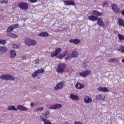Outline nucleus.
I'll use <instances>...</instances> for the list:
<instances>
[{
  "mask_svg": "<svg viewBox=\"0 0 124 124\" xmlns=\"http://www.w3.org/2000/svg\"><path fill=\"white\" fill-rule=\"evenodd\" d=\"M66 67V64L64 63H60L57 65L56 71L58 73H63Z\"/></svg>",
  "mask_w": 124,
  "mask_h": 124,
  "instance_id": "1",
  "label": "nucleus"
},
{
  "mask_svg": "<svg viewBox=\"0 0 124 124\" xmlns=\"http://www.w3.org/2000/svg\"><path fill=\"white\" fill-rule=\"evenodd\" d=\"M1 80H5V81H14L15 78L11 76L10 75H3L0 77Z\"/></svg>",
  "mask_w": 124,
  "mask_h": 124,
  "instance_id": "2",
  "label": "nucleus"
},
{
  "mask_svg": "<svg viewBox=\"0 0 124 124\" xmlns=\"http://www.w3.org/2000/svg\"><path fill=\"white\" fill-rule=\"evenodd\" d=\"M25 43L27 45H29L30 46H34V45H36V41L33 39H31L28 38H26L25 39Z\"/></svg>",
  "mask_w": 124,
  "mask_h": 124,
  "instance_id": "3",
  "label": "nucleus"
},
{
  "mask_svg": "<svg viewBox=\"0 0 124 124\" xmlns=\"http://www.w3.org/2000/svg\"><path fill=\"white\" fill-rule=\"evenodd\" d=\"M19 27V24H14L12 26H10L8 27L6 31L8 33L9 32H11L13 31L14 29H17Z\"/></svg>",
  "mask_w": 124,
  "mask_h": 124,
  "instance_id": "4",
  "label": "nucleus"
},
{
  "mask_svg": "<svg viewBox=\"0 0 124 124\" xmlns=\"http://www.w3.org/2000/svg\"><path fill=\"white\" fill-rule=\"evenodd\" d=\"M111 8L115 13L118 14L121 12V9L118 7V5L116 4H112L111 5Z\"/></svg>",
  "mask_w": 124,
  "mask_h": 124,
  "instance_id": "5",
  "label": "nucleus"
},
{
  "mask_svg": "<svg viewBox=\"0 0 124 124\" xmlns=\"http://www.w3.org/2000/svg\"><path fill=\"white\" fill-rule=\"evenodd\" d=\"M18 6L21 9H24V10H27V9H28V7H29V5L28 4V3L20 2L18 4Z\"/></svg>",
  "mask_w": 124,
  "mask_h": 124,
  "instance_id": "6",
  "label": "nucleus"
},
{
  "mask_svg": "<svg viewBox=\"0 0 124 124\" xmlns=\"http://www.w3.org/2000/svg\"><path fill=\"white\" fill-rule=\"evenodd\" d=\"M90 74H91V71L89 70H86L83 72L79 73V75L82 77H87V76H89Z\"/></svg>",
  "mask_w": 124,
  "mask_h": 124,
  "instance_id": "7",
  "label": "nucleus"
},
{
  "mask_svg": "<svg viewBox=\"0 0 124 124\" xmlns=\"http://www.w3.org/2000/svg\"><path fill=\"white\" fill-rule=\"evenodd\" d=\"M89 21H92V22H96L98 19V17L94 16L91 15L88 17Z\"/></svg>",
  "mask_w": 124,
  "mask_h": 124,
  "instance_id": "8",
  "label": "nucleus"
},
{
  "mask_svg": "<svg viewBox=\"0 0 124 124\" xmlns=\"http://www.w3.org/2000/svg\"><path fill=\"white\" fill-rule=\"evenodd\" d=\"M16 108L17 109V110H19V111H28V110H29V108L22 105H17Z\"/></svg>",
  "mask_w": 124,
  "mask_h": 124,
  "instance_id": "9",
  "label": "nucleus"
},
{
  "mask_svg": "<svg viewBox=\"0 0 124 124\" xmlns=\"http://www.w3.org/2000/svg\"><path fill=\"white\" fill-rule=\"evenodd\" d=\"M84 102L86 104H89L92 103L93 102V99L91 97H89L88 96H86L84 98Z\"/></svg>",
  "mask_w": 124,
  "mask_h": 124,
  "instance_id": "10",
  "label": "nucleus"
},
{
  "mask_svg": "<svg viewBox=\"0 0 124 124\" xmlns=\"http://www.w3.org/2000/svg\"><path fill=\"white\" fill-rule=\"evenodd\" d=\"M63 87V83L59 82L58 83L55 87H54V90L55 91H58V90H61V89H62Z\"/></svg>",
  "mask_w": 124,
  "mask_h": 124,
  "instance_id": "11",
  "label": "nucleus"
},
{
  "mask_svg": "<svg viewBox=\"0 0 124 124\" xmlns=\"http://www.w3.org/2000/svg\"><path fill=\"white\" fill-rule=\"evenodd\" d=\"M95 100H105V95L103 94L97 95Z\"/></svg>",
  "mask_w": 124,
  "mask_h": 124,
  "instance_id": "12",
  "label": "nucleus"
},
{
  "mask_svg": "<svg viewBox=\"0 0 124 124\" xmlns=\"http://www.w3.org/2000/svg\"><path fill=\"white\" fill-rule=\"evenodd\" d=\"M17 56V53H16V51L13 50H11L10 51V59H14L16 58Z\"/></svg>",
  "mask_w": 124,
  "mask_h": 124,
  "instance_id": "13",
  "label": "nucleus"
},
{
  "mask_svg": "<svg viewBox=\"0 0 124 124\" xmlns=\"http://www.w3.org/2000/svg\"><path fill=\"white\" fill-rule=\"evenodd\" d=\"M65 5L68 6L69 5H75V2L72 0H67V1H63Z\"/></svg>",
  "mask_w": 124,
  "mask_h": 124,
  "instance_id": "14",
  "label": "nucleus"
},
{
  "mask_svg": "<svg viewBox=\"0 0 124 124\" xmlns=\"http://www.w3.org/2000/svg\"><path fill=\"white\" fill-rule=\"evenodd\" d=\"M70 43H74V44H79L81 43V40L78 39H70L69 40Z\"/></svg>",
  "mask_w": 124,
  "mask_h": 124,
  "instance_id": "15",
  "label": "nucleus"
},
{
  "mask_svg": "<svg viewBox=\"0 0 124 124\" xmlns=\"http://www.w3.org/2000/svg\"><path fill=\"white\" fill-rule=\"evenodd\" d=\"M7 51L8 49L6 46H0V55H2L3 53H5L6 52H7Z\"/></svg>",
  "mask_w": 124,
  "mask_h": 124,
  "instance_id": "16",
  "label": "nucleus"
},
{
  "mask_svg": "<svg viewBox=\"0 0 124 124\" xmlns=\"http://www.w3.org/2000/svg\"><path fill=\"white\" fill-rule=\"evenodd\" d=\"M61 107H62V104H56L52 105L49 107V108L50 109H57L58 108H61Z\"/></svg>",
  "mask_w": 124,
  "mask_h": 124,
  "instance_id": "17",
  "label": "nucleus"
},
{
  "mask_svg": "<svg viewBox=\"0 0 124 124\" xmlns=\"http://www.w3.org/2000/svg\"><path fill=\"white\" fill-rule=\"evenodd\" d=\"M97 25L100 27H104V22H103V20L101 17L98 18L97 19Z\"/></svg>",
  "mask_w": 124,
  "mask_h": 124,
  "instance_id": "18",
  "label": "nucleus"
},
{
  "mask_svg": "<svg viewBox=\"0 0 124 124\" xmlns=\"http://www.w3.org/2000/svg\"><path fill=\"white\" fill-rule=\"evenodd\" d=\"M70 98H71L72 100H76L78 101L79 100V96L77 95H74L73 94H71L70 95Z\"/></svg>",
  "mask_w": 124,
  "mask_h": 124,
  "instance_id": "19",
  "label": "nucleus"
},
{
  "mask_svg": "<svg viewBox=\"0 0 124 124\" xmlns=\"http://www.w3.org/2000/svg\"><path fill=\"white\" fill-rule=\"evenodd\" d=\"M92 14L93 15H96V16H101L102 13L101 12H98L97 10H93L91 11Z\"/></svg>",
  "mask_w": 124,
  "mask_h": 124,
  "instance_id": "20",
  "label": "nucleus"
},
{
  "mask_svg": "<svg viewBox=\"0 0 124 124\" xmlns=\"http://www.w3.org/2000/svg\"><path fill=\"white\" fill-rule=\"evenodd\" d=\"M7 109L9 110V111H17V108L15 107V106L14 105L8 106Z\"/></svg>",
  "mask_w": 124,
  "mask_h": 124,
  "instance_id": "21",
  "label": "nucleus"
},
{
  "mask_svg": "<svg viewBox=\"0 0 124 124\" xmlns=\"http://www.w3.org/2000/svg\"><path fill=\"white\" fill-rule=\"evenodd\" d=\"M84 85L78 82L75 85V87L76 89L78 90H81V89H83L84 88Z\"/></svg>",
  "mask_w": 124,
  "mask_h": 124,
  "instance_id": "22",
  "label": "nucleus"
},
{
  "mask_svg": "<svg viewBox=\"0 0 124 124\" xmlns=\"http://www.w3.org/2000/svg\"><path fill=\"white\" fill-rule=\"evenodd\" d=\"M71 58H77L78 57V51L75 50L72 52V54H70Z\"/></svg>",
  "mask_w": 124,
  "mask_h": 124,
  "instance_id": "23",
  "label": "nucleus"
},
{
  "mask_svg": "<svg viewBox=\"0 0 124 124\" xmlns=\"http://www.w3.org/2000/svg\"><path fill=\"white\" fill-rule=\"evenodd\" d=\"M38 36H41V37H47V36H49V33L46 32H43L39 34Z\"/></svg>",
  "mask_w": 124,
  "mask_h": 124,
  "instance_id": "24",
  "label": "nucleus"
},
{
  "mask_svg": "<svg viewBox=\"0 0 124 124\" xmlns=\"http://www.w3.org/2000/svg\"><path fill=\"white\" fill-rule=\"evenodd\" d=\"M118 23L119 26H121L122 27H123L124 28V20L122 18H119L118 20Z\"/></svg>",
  "mask_w": 124,
  "mask_h": 124,
  "instance_id": "25",
  "label": "nucleus"
},
{
  "mask_svg": "<svg viewBox=\"0 0 124 124\" xmlns=\"http://www.w3.org/2000/svg\"><path fill=\"white\" fill-rule=\"evenodd\" d=\"M41 120L43 121L44 124H52V122L49 120L41 118Z\"/></svg>",
  "mask_w": 124,
  "mask_h": 124,
  "instance_id": "26",
  "label": "nucleus"
},
{
  "mask_svg": "<svg viewBox=\"0 0 124 124\" xmlns=\"http://www.w3.org/2000/svg\"><path fill=\"white\" fill-rule=\"evenodd\" d=\"M98 90L100 91V92H108V89H107V87H99L98 88Z\"/></svg>",
  "mask_w": 124,
  "mask_h": 124,
  "instance_id": "27",
  "label": "nucleus"
},
{
  "mask_svg": "<svg viewBox=\"0 0 124 124\" xmlns=\"http://www.w3.org/2000/svg\"><path fill=\"white\" fill-rule=\"evenodd\" d=\"M8 36H10V37H11L12 38H17L19 36L18 35L14 34V33H8Z\"/></svg>",
  "mask_w": 124,
  "mask_h": 124,
  "instance_id": "28",
  "label": "nucleus"
},
{
  "mask_svg": "<svg viewBox=\"0 0 124 124\" xmlns=\"http://www.w3.org/2000/svg\"><path fill=\"white\" fill-rule=\"evenodd\" d=\"M49 114H50V111L46 110V112L43 114V116L45 118V119H47V117L49 116Z\"/></svg>",
  "mask_w": 124,
  "mask_h": 124,
  "instance_id": "29",
  "label": "nucleus"
},
{
  "mask_svg": "<svg viewBox=\"0 0 124 124\" xmlns=\"http://www.w3.org/2000/svg\"><path fill=\"white\" fill-rule=\"evenodd\" d=\"M61 52H62V49L61 48H57L56 49L55 52L57 56H59Z\"/></svg>",
  "mask_w": 124,
  "mask_h": 124,
  "instance_id": "30",
  "label": "nucleus"
},
{
  "mask_svg": "<svg viewBox=\"0 0 124 124\" xmlns=\"http://www.w3.org/2000/svg\"><path fill=\"white\" fill-rule=\"evenodd\" d=\"M12 47L13 49H19L20 48V46L17 44H12Z\"/></svg>",
  "mask_w": 124,
  "mask_h": 124,
  "instance_id": "31",
  "label": "nucleus"
},
{
  "mask_svg": "<svg viewBox=\"0 0 124 124\" xmlns=\"http://www.w3.org/2000/svg\"><path fill=\"white\" fill-rule=\"evenodd\" d=\"M118 38H119V40H120V41H122L123 40H124V35H123L121 34H118Z\"/></svg>",
  "mask_w": 124,
  "mask_h": 124,
  "instance_id": "32",
  "label": "nucleus"
},
{
  "mask_svg": "<svg viewBox=\"0 0 124 124\" xmlns=\"http://www.w3.org/2000/svg\"><path fill=\"white\" fill-rule=\"evenodd\" d=\"M0 44H2V45H5L6 44V40L0 39Z\"/></svg>",
  "mask_w": 124,
  "mask_h": 124,
  "instance_id": "33",
  "label": "nucleus"
},
{
  "mask_svg": "<svg viewBox=\"0 0 124 124\" xmlns=\"http://www.w3.org/2000/svg\"><path fill=\"white\" fill-rule=\"evenodd\" d=\"M45 70L43 68H41L40 69H38L37 70V72H38V74H40V73H43V72H44Z\"/></svg>",
  "mask_w": 124,
  "mask_h": 124,
  "instance_id": "34",
  "label": "nucleus"
},
{
  "mask_svg": "<svg viewBox=\"0 0 124 124\" xmlns=\"http://www.w3.org/2000/svg\"><path fill=\"white\" fill-rule=\"evenodd\" d=\"M35 111L36 112H38V111H43V107H39L38 108H37Z\"/></svg>",
  "mask_w": 124,
  "mask_h": 124,
  "instance_id": "35",
  "label": "nucleus"
},
{
  "mask_svg": "<svg viewBox=\"0 0 124 124\" xmlns=\"http://www.w3.org/2000/svg\"><path fill=\"white\" fill-rule=\"evenodd\" d=\"M38 75V72L37 71H35L33 74L32 75V77H36Z\"/></svg>",
  "mask_w": 124,
  "mask_h": 124,
  "instance_id": "36",
  "label": "nucleus"
},
{
  "mask_svg": "<svg viewBox=\"0 0 124 124\" xmlns=\"http://www.w3.org/2000/svg\"><path fill=\"white\" fill-rule=\"evenodd\" d=\"M0 3L2 4L5 3V4H7V3H8V1H7V0H1Z\"/></svg>",
  "mask_w": 124,
  "mask_h": 124,
  "instance_id": "37",
  "label": "nucleus"
},
{
  "mask_svg": "<svg viewBox=\"0 0 124 124\" xmlns=\"http://www.w3.org/2000/svg\"><path fill=\"white\" fill-rule=\"evenodd\" d=\"M115 61H116V59L111 58L108 60V62H110L111 63H112V62H115Z\"/></svg>",
  "mask_w": 124,
  "mask_h": 124,
  "instance_id": "38",
  "label": "nucleus"
},
{
  "mask_svg": "<svg viewBox=\"0 0 124 124\" xmlns=\"http://www.w3.org/2000/svg\"><path fill=\"white\" fill-rule=\"evenodd\" d=\"M51 57L54 58V57H58V55L56 54V52H51Z\"/></svg>",
  "mask_w": 124,
  "mask_h": 124,
  "instance_id": "39",
  "label": "nucleus"
},
{
  "mask_svg": "<svg viewBox=\"0 0 124 124\" xmlns=\"http://www.w3.org/2000/svg\"><path fill=\"white\" fill-rule=\"evenodd\" d=\"M120 50H121L122 53H124V46H120Z\"/></svg>",
  "mask_w": 124,
  "mask_h": 124,
  "instance_id": "40",
  "label": "nucleus"
},
{
  "mask_svg": "<svg viewBox=\"0 0 124 124\" xmlns=\"http://www.w3.org/2000/svg\"><path fill=\"white\" fill-rule=\"evenodd\" d=\"M28 1H29V2H31V3H34L37 1V0H29Z\"/></svg>",
  "mask_w": 124,
  "mask_h": 124,
  "instance_id": "41",
  "label": "nucleus"
},
{
  "mask_svg": "<svg viewBox=\"0 0 124 124\" xmlns=\"http://www.w3.org/2000/svg\"><path fill=\"white\" fill-rule=\"evenodd\" d=\"M71 58H72L71 55L70 54H69L68 56L65 57V60H69L70 59H71Z\"/></svg>",
  "mask_w": 124,
  "mask_h": 124,
  "instance_id": "42",
  "label": "nucleus"
},
{
  "mask_svg": "<svg viewBox=\"0 0 124 124\" xmlns=\"http://www.w3.org/2000/svg\"><path fill=\"white\" fill-rule=\"evenodd\" d=\"M63 58H64V56H63V54H60V55L58 56V58H59V59H63Z\"/></svg>",
  "mask_w": 124,
  "mask_h": 124,
  "instance_id": "43",
  "label": "nucleus"
},
{
  "mask_svg": "<svg viewBox=\"0 0 124 124\" xmlns=\"http://www.w3.org/2000/svg\"><path fill=\"white\" fill-rule=\"evenodd\" d=\"M34 62H35V64H39V60L36 59Z\"/></svg>",
  "mask_w": 124,
  "mask_h": 124,
  "instance_id": "44",
  "label": "nucleus"
},
{
  "mask_svg": "<svg viewBox=\"0 0 124 124\" xmlns=\"http://www.w3.org/2000/svg\"><path fill=\"white\" fill-rule=\"evenodd\" d=\"M68 54V51H66L62 53L64 57H65V56H66Z\"/></svg>",
  "mask_w": 124,
  "mask_h": 124,
  "instance_id": "45",
  "label": "nucleus"
},
{
  "mask_svg": "<svg viewBox=\"0 0 124 124\" xmlns=\"http://www.w3.org/2000/svg\"><path fill=\"white\" fill-rule=\"evenodd\" d=\"M74 124H83L82 123L79 121H76L74 123Z\"/></svg>",
  "mask_w": 124,
  "mask_h": 124,
  "instance_id": "46",
  "label": "nucleus"
},
{
  "mask_svg": "<svg viewBox=\"0 0 124 124\" xmlns=\"http://www.w3.org/2000/svg\"><path fill=\"white\" fill-rule=\"evenodd\" d=\"M82 66L83 67H87V64H86L85 63H83L82 64Z\"/></svg>",
  "mask_w": 124,
  "mask_h": 124,
  "instance_id": "47",
  "label": "nucleus"
},
{
  "mask_svg": "<svg viewBox=\"0 0 124 124\" xmlns=\"http://www.w3.org/2000/svg\"><path fill=\"white\" fill-rule=\"evenodd\" d=\"M106 4H107V3H106V2H104L103 5V6H106Z\"/></svg>",
  "mask_w": 124,
  "mask_h": 124,
  "instance_id": "48",
  "label": "nucleus"
},
{
  "mask_svg": "<svg viewBox=\"0 0 124 124\" xmlns=\"http://www.w3.org/2000/svg\"><path fill=\"white\" fill-rule=\"evenodd\" d=\"M121 14L123 15V16H124V10L121 11Z\"/></svg>",
  "mask_w": 124,
  "mask_h": 124,
  "instance_id": "49",
  "label": "nucleus"
},
{
  "mask_svg": "<svg viewBox=\"0 0 124 124\" xmlns=\"http://www.w3.org/2000/svg\"><path fill=\"white\" fill-rule=\"evenodd\" d=\"M31 107H33V106H34V103H31Z\"/></svg>",
  "mask_w": 124,
  "mask_h": 124,
  "instance_id": "50",
  "label": "nucleus"
},
{
  "mask_svg": "<svg viewBox=\"0 0 124 124\" xmlns=\"http://www.w3.org/2000/svg\"><path fill=\"white\" fill-rule=\"evenodd\" d=\"M65 124H69V122H65Z\"/></svg>",
  "mask_w": 124,
  "mask_h": 124,
  "instance_id": "51",
  "label": "nucleus"
},
{
  "mask_svg": "<svg viewBox=\"0 0 124 124\" xmlns=\"http://www.w3.org/2000/svg\"><path fill=\"white\" fill-rule=\"evenodd\" d=\"M122 62L123 63H124V58H123L122 60Z\"/></svg>",
  "mask_w": 124,
  "mask_h": 124,
  "instance_id": "52",
  "label": "nucleus"
}]
</instances>
